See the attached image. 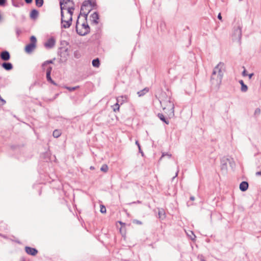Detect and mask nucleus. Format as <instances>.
<instances>
[{"mask_svg":"<svg viewBox=\"0 0 261 261\" xmlns=\"http://www.w3.org/2000/svg\"><path fill=\"white\" fill-rule=\"evenodd\" d=\"M100 212L101 213H106V208L105 207V206H104L103 205H100Z\"/></svg>","mask_w":261,"mask_h":261,"instance_id":"nucleus-36","label":"nucleus"},{"mask_svg":"<svg viewBox=\"0 0 261 261\" xmlns=\"http://www.w3.org/2000/svg\"><path fill=\"white\" fill-rule=\"evenodd\" d=\"M74 9V8L73 6H71V7H68L67 8L68 13L69 14L70 16H71V18H72V15L73 14V10Z\"/></svg>","mask_w":261,"mask_h":261,"instance_id":"nucleus-26","label":"nucleus"},{"mask_svg":"<svg viewBox=\"0 0 261 261\" xmlns=\"http://www.w3.org/2000/svg\"><path fill=\"white\" fill-rule=\"evenodd\" d=\"M190 200L192 201H194L195 200V197L193 196H191L190 198Z\"/></svg>","mask_w":261,"mask_h":261,"instance_id":"nucleus-49","label":"nucleus"},{"mask_svg":"<svg viewBox=\"0 0 261 261\" xmlns=\"http://www.w3.org/2000/svg\"><path fill=\"white\" fill-rule=\"evenodd\" d=\"M55 60V58H54L52 60H47L45 62H44L42 64V65H41V67H42V68L43 70H44L45 69V66L48 65V64H53L54 63V61Z\"/></svg>","mask_w":261,"mask_h":261,"instance_id":"nucleus-20","label":"nucleus"},{"mask_svg":"<svg viewBox=\"0 0 261 261\" xmlns=\"http://www.w3.org/2000/svg\"><path fill=\"white\" fill-rule=\"evenodd\" d=\"M0 101L2 102V105L3 106L6 104V101L0 95Z\"/></svg>","mask_w":261,"mask_h":261,"instance_id":"nucleus-41","label":"nucleus"},{"mask_svg":"<svg viewBox=\"0 0 261 261\" xmlns=\"http://www.w3.org/2000/svg\"><path fill=\"white\" fill-rule=\"evenodd\" d=\"M134 203H141V201H139V200H138L137 202H135Z\"/></svg>","mask_w":261,"mask_h":261,"instance_id":"nucleus-52","label":"nucleus"},{"mask_svg":"<svg viewBox=\"0 0 261 261\" xmlns=\"http://www.w3.org/2000/svg\"><path fill=\"white\" fill-rule=\"evenodd\" d=\"M27 4H30L32 2L33 0H24Z\"/></svg>","mask_w":261,"mask_h":261,"instance_id":"nucleus-46","label":"nucleus"},{"mask_svg":"<svg viewBox=\"0 0 261 261\" xmlns=\"http://www.w3.org/2000/svg\"><path fill=\"white\" fill-rule=\"evenodd\" d=\"M22 261H25V260H24V259H23Z\"/></svg>","mask_w":261,"mask_h":261,"instance_id":"nucleus-56","label":"nucleus"},{"mask_svg":"<svg viewBox=\"0 0 261 261\" xmlns=\"http://www.w3.org/2000/svg\"><path fill=\"white\" fill-rule=\"evenodd\" d=\"M239 83L241 85V90L242 92H246L248 90V87L245 85L243 80H240Z\"/></svg>","mask_w":261,"mask_h":261,"instance_id":"nucleus-18","label":"nucleus"},{"mask_svg":"<svg viewBox=\"0 0 261 261\" xmlns=\"http://www.w3.org/2000/svg\"><path fill=\"white\" fill-rule=\"evenodd\" d=\"M58 54L60 57V62H65L67 60V57L68 56V49L64 48L62 47L60 48V51H59Z\"/></svg>","mask_w":261,"mask_h":261,"instance_id":"nucleus-7","label":"nucleus"},{"mask_svg":"<svg viewBox=\"0 0 261 261\" xmlns=\"http://www.w3.org/2000/svg\"><path fill=\"white\" fill-rule=\"evenodd\" d=\"M79 88V86H75V87H68V86H65L64 87V88L68 90L69 91H73L76 89H77V88Z\"/></svg>","mask_w":261,"mask_h":261,"instance_id":"nucleus-28","label":"nucleus"},{"mask_svg":"<svg viewBox=\"0 0 261 261\" xmlns=\"http://www.w3.org/2000/svg\"><path fill=\"white\" fill-rule=\"evenodd\" d=\"M232 36L233 39L238 40V42L240 43L242 37V30L241 27L240 25H238L236 28H234Z\"/></svg>","mask_w":261,"mask_h":261,"instance_id":"nucleus-8","label":"nucleus"},{"mask_svg":"<svg viewBox=\"0 0 261 261\" xmlns=\"http://www.w3.org/2000/svg\"><path fill=\"white\" fill-rule=\"evenodd\" d=\"M61 28L67 29L69 28L71 24L72 21V18L71 16H70L68 20H65L64 19V13L63 12H61Z\"/></svg>","mask_w":261,"mask_h":261,"instance_id":"nucleus-5","label":"nucleus"},{"mask_svg":"<svg viewBox=\"0 0 261 261\" xmlns=\"http://www.w3.org/2000/svg\"><path fill=\"white\" fill-rule=\"evenodd\" d=\"M225 70V65L223 62H219L213 69L211 78L213 84L220 86L221 84L223 73Z\"/></svg>","mask_w":261,"mask_h":261,"instance_id":"nucleus-1","label":"nucleus"},{"mask_svg":"<svg viewBox=\"0 0 261 261\" xmlns=\"http://www.w3.org/2000/svg\"><path fill=\"white\" fill-rule=\"evenodd\" d=\"M10 54L7 50H3L0 53V58L4 61H9L10 59Z\"/></svg>","mask_w":261,"mask_h":261,"instance_id":"nucleus-10","label":"nucleus"},{"mask_svg":"<svg viewBox=\"0 0 261 261\" xmlns=\"http://www.w3.org/2000/svg\"><path fill=\"white\" fill-rule=\"evenodd\" d=\"M100 170L104 172H107L108 170V167L106 164H103L100 168Z\"/></svg>","mask_w":261,"mask_h":261,"instance_id":"nucleus-29","label":"nucleus"},{"mask_svg":"<svg viewBox=\"0 0 261 261\" xmlns=\"http://www.w3.org/2000/svg\"><path fill=\"white\" fill-rule=\"evenodd\" d=\"M90 9V7H86V9H85V12H88V10Z\"/></svg>","mask_w":261,"mask_h":261,"instance_id":"nucleus-50","label":"nucleus"},{"mask_svg":"<svg viewBox=\"0 0 261 261\" xmlns=\"http://www.w3.org/2000/svg\"><path fill=\"white\" fill-rule=\"evenodd\" d=\"M55 44V40L53 38H49L46 42L45 43L44 46L47 48H52Z\"/></svg>","mask_w":261,"mask_h":261,"instance_id":"nucleus-12","label":"nucleus"},{"mask_svg":"<svg viewBox=\"0 0 261 261\" xmlns=\"http://www.w3.org/2000/svg\"><path fill=\"white\" fill-rule=\"evenodd\" d=\"M127 99L128 97L127 95H122L118 97L117 98V101L118 103H120V105H122L123 103L127 102Z\"/></svg>","mask_w":261,"mask_h":261,"instance_id":"nucleus-16","label":"nucleus"},{"mask_svg":"<svg viewBox=\"0 0 261 261\" xmlns=\"http://www.w3.org/2000/svg\"><path fill=\"white\" fill-rule=\"evenodd\" d=\"M25 252L29 255L35 256L38 253V250L35 248L26 246L25 247Z\"/></svg>","mask_w":261,"mask_h":261,"instance_id":"nucleus-11","label":"nucleus"},{"mask_svg":"<svg viewBox=\"0 0 261 261\" xmlns=\"http://www.w3.org/2000/svg\"><path fill=\"white\" fill-rule=\"evenodd\" d=\"M82 31H84V30L82 28V29H80Z\"/></svg>","mask_w":261,"mask_h":261,"instance_id":"nucleus-54","label":"nucleus"},{"mask_svg":"<svg viewBox=\"0 0 261 261\" xmlns=\"http://www.w3.org/2000/svg\"><path fill=\"white\" fill-rule=\"evenodd\" d=\"M37 39L34 36L30 37V43L27 44L25 47V51L28 54L31 53L36 47Z\"/></svg>","mask_w":261,"mask_h":261,"instance_id":"nucleus-4","label":"nucleus"},{"mask_svg":"<svg viewBox=\"0 0 261 261\" xmlns=\"http://www.w3.org/2000/svg\"><path fill=\"white\" fill-rule=\"evenodd\" d=\"M248 187L249 184L248 182L246 181H243L241 182V184H240L239 188L241 191L245 192L248 189Z\"/></svg>","mask_w":261,"mask_h":261,"instance_id":"nucleus-14","label":"nucleus"},{"mask_svg":"<svg viewBox=\"0 0 261 261\" xmlns=\"http://www.w3.org/2000/svg\"><path fill=\"white\" fill-rule=\"evenodd\" d=\"M178 171H177L176 173V174H175V176L174 177H173V178H175V177L177 176V174H178Z\"/></svg>","mask_w":261,"mask_h":261,"instance_id":"nucleus-51","label":"nucleus"},{"mask_svg":"<svg viewBox=\"0 0 261 261\" xmlns=\"http://www.w3.org/2000/svg\"><path fill=\"white\" fill-rule=\"evenodd\" d=\"M159 101L166 113H168L169 116H174V105L171 100V98L168 96L165 92H162L159 97Z\"/></svg>","mask_w":261,"mask_h":261,"instance_id":"nucleus-2","label":"nucleus"},{"mask_svg":"<svg viewBox=\"0 0 261 261\" xmlns=\"http://www.w3.org/2000/svg\"><path fill=\"white\" fill-rule=\"evenodd\" d=\"M134 222H135L136 223H137L138 224H142V222L140 221H139L137 220H135L134 221Z\"/></svg>","mask_w":261,"mask_h":261,"instance_id":"nucleus-44","label":"nucleus"},{"mask_svg":"<svg viewBox=\"0 0 261 261\" xmlns=\"http://www.w3.org/2000/svg\"><path fill=\"white\" fill-rule=\"evenodd\" d=\"M218 18L219 19V20H222V16H221V13H219L218 15Z\"/></svg>","mask_w":261,"mask_h":261,"instance_id":"nucleus-48","label":"nucleus"},{"mask_svg":"<svg viewBox=\"0 0 261 261\" xmlns=\"http://www.w3.org/2000/svg\"><path fill=\"white\" fill-rule=\"evenodd\" d=\"M158 215H159V218L160 219H164L165 218V217H166L165 212V211L164 210V209H163V208L159 209Z\"/></svg>","mask_w":261,"mask_h":261,"instance_id":"nucleus-21","label":"nucleus"},{"mask_svg":"<svg viewBox=\"0 0 261 261\" xmlns=\"http://www.w3.org/2000/svg\"><path fill=\"white\" fill-rule=\"evenodd\" d=\"M96 6V4L95 2L91 0V5H90V8L92 9V8H94V7H95Z\"/></svg>","mask_w":261,"mask_h":261,"instance_id":"nucleus-39","label":"nucleus"},{"mask_svg":"<svg viewBox=\"0 0 261 261\" xmlns=\"http://www.w3.org/2000/svg\"><path fill=\"white\" fill-rule=\"evenodd\" d=\"M158 117L160 118L161 120L165 122L166 124H168L169 123V121L167 119L164 115L162 113H159L158 114Z\"/></svg>","mask_w":261,"mask_h":261,"instance_id":"nucleus-19","label":"nucleus"},{"mask_svg":"<svg viewBox=\"0 0 261 261\" xmlns=\"http://www.w3.org/2000/svg\"><path fill=\"white\" fill-rule=\"evenodd\" d=\"M229 163L230 165L231 166L232 163L230 161V160H229L228 158L223 157L221 160V169L223 171H226L227 169V163Z\"/></svg>","mask_w":261,"mask_h":261,"instance_id":"nucleus-9","label":"nucleus"},{"mask_svg":"<svg viewBox=\"0 0 261 261\" xmlns=\"http://www.w3.org/2000/svg\"><path fill=\"white\" fill-rule=\"evenodd\" d=\"M247 71L245 69H244V71L242 72V75L243 76H246L247 75Z\"/></svg>","mask_w":261,"mask_h":261,"instance_id":"nucleus-42","label":"nucleus"},{"mask_svg":"<svg viewBox=\"0 0 261 261\" xmlns=\"http://www.w3.org/2000/svg\"><path fill=\"white\" fill-rule=\"evenodd\" d=\"M60 8H61V13L62 12H63V10L65 9V6H63V2H60Z\"/></svg>","mask_w":261,"mask_h":261,"instance_id":"nucleus-37","label":"nucleus"},{"mask_svg":"<svg viewBox=\"0 0 261 261\" xmlns=\"http://www.w3.org/2000/svg\"><path fill=\"white\" fill-rule=\"evenodd\" d=\"M91 5V0H85L83 2L81 7V11H80V15H83L85 17V19H87V18L88 17V15L89 13V12L91 10V8H90V9L88 10V12H85V9H86V7H90V5Z\"/></svg>","mask_w":261,"mask_h":261,"instance_id":"nucleus-3","label":"nucleus"},{"mask_svg":"<svg viewBox=\"0 0 261 261\" xmlns=\"http://www.w3.org/2000/svg\"><path fill=\"white\" fill-rule=\"evenodd\" d=\"M198 258L200 259V261H206L202 255H201L200 256H199Z\"/></svg>","mask_w":261,"mask_h":261,"instance_id":"nucleus-43","label":"nucleus"},{"mask_svg":"<svg viewBox=\"0 0 261 261\" xmlns=\"http://www.w3.org/2000/svg\"><path fill=\"white\" fill-rule=\"evenodd\" d=\"M16 34H17V36H18L20 33V30L19 29L17 28L16 29Z\"/></svg>","mask_w":261,"mask_h":261,"instance_id":"nucleus-45","label":"nucleus"},{"mask_svg":"<svg viewBox=\"0 0 261 261\" xmlns=\"http://www.w3.org/2000/svg\"><path fill=\"white\" fill-rule=\"evenodd\" d=\"M92 18V21L93 23L97 24L98 23V20L99 19V15L97 12H95L91 15Z\"/></svg>","mask_w":261,"mask_h":261,"instance_id":"nucleus-15","label":"nucleus"},{"mask_svg":"<svg viewBox=\"0 0 261 261\" xmlns=\"http://www.w3.org/2000/svg\"><path fill=\"white\" fill-rule=\"evenodd\" d=\"M79 20L76 21V24L78 23ZM82 28L84 30V31H82L81 30H79L77 25H76V31L77 33L80 36H85L88 34L90 31V28L88 24L86 23H83L82 24Z\"/></svg>","mask_w":261,"mask_h":261,"instance_id":"nucleus-6","label":"nucleus"},{"mask_svg":"<svg viewBox=\"0 0 261 261\" xmlns=\"http://www.w3.org/2000/svg\"><path fill=\"white\" fill-rule=\"evenodd\" d=\"M7 0H0V6H4L5 5Z\"/></svg>","mask_w":261,"mask_h":261,"instance_id":"nucleus-40","label":"nucleus"},{"mask_svg":"<svg viewBox=\"0 0 261 261\" xmlns=\"http://www.w3.org/2000/svg\"><path fill=\"white\" fill-rule=\"evenodd\" d=\"M35 4L38 7H41L42 6L44 1L43 0H35Z\"/></svg>","mask_w":261,"mask_h":261,"instance_id":"nucleus-27","label":"nucleus"},{"mask_svg":"<svg viewBox=\"0 0 261 261\" xmlns=\"http://www.w3.org/2000/svg\"><path fill=\"white\" fill-rule=\"evenodd\" d=\"M12 5L15 7H19L20 5L17 2H16L15 0L12 1Z\"/></svg>","mask_w":261,"mask_h":261,"instance_id":"nucleus-35","label":"nucleus"},{"mask_svg":"<svg viewBox=\"0 0 261 261\" xmlns=\"http://www.w3.org/2000/svg\"><path fill=\"white\" fill-rule=\"evenodd\" d=\"M92 65L95 67H98L100 65V61L98 58L95 59L92 61Z\"/></svg>","mask_w":261,"mask_h":261,"instance_id":"nucleus-23","label":"nucleus"},{"mask_svg":"<svg viewBox=\"0 0 261 261\" xmlns=\"http://www.w3.org/2000/svg\"><path fill=\"white\" fill-rule=\"evenodd\" d=\"M260 114V109L259 108H256L254 112V116L255 117H258Z\"/></svg>","mask_w":261,"mask_h":261,"instance_id":"nucleus-30","label":"nucleus"},{"mask_svg":"<svg viewBox=\"0 0 261 261\" xmlns=\"http://www.w3.org/2000/svg\"><path fill=\"white\" fill-rule=\"evenodd\" d=\"M135 143H136V144L137 145V146L138 147L139 152L141 153L142 156H143L144 153H143V152L142 151V150H141V146H140V144L139 143V141H136Z\"/></svg>","mask_w":261,"mask_h":261,"instance_id":"nucleus-31","label":"nucleus"},{"mask_svg":"<svg viewBox=\"0 0 261 261\" xmlns=\"http://www.w3.org/2000/svg\"><path fill=\"white\" fill-rule=\"evenodd\" d=\"M47 81L49 83H50L51 84H53L54 85L57 86V84L52 80L51 77V75L48 74L46 75Z\"/></svg>","mask_w":261,"mask_h":261,"instance_id":"nucleus-24","label":"nucleus"},{"mask_svg":"<svg viewBox=\"0 0 261 261\" xmlns=\"http://www.w3.org/2000/svg\"><path fill=\"white\" fill-rule=\"evenodd\" d=\"M60 2H63V5H64V4L66 5L68 3H71L72 5H74L73 2H72V1H71V0H61Z\"/></svg>","mask_w":261,"mask_h":261,"instance_id":"nucleus-34","label":"nucleus"},{"mask_svg":"<svg viewBox=\"0 0 261 261\" xmlns=\"http://www.w3.org/2000/svg\"><path fill=\"white\" fill-rule=\"evenodd\" d=\"M165 155H167L169 158H171V154H169L168 153H162V156L160 158V160H162V159L165 156Z\"/></svg>","mask_w":261,"mask_h":261,"instance_id":"nucleus-38","label":"nucleus"},{"mask_svg":"<svg viewBox=\"0 0 261 261\" xmlns=\"http://www.w3.org/2000/svg\"><path fill=\"white\" fill-rule=\"evenodd\" d=\"M3 68L7 71L11 70L13 69V65L10 62H4L2 64Z\"/></svg>","mask_w":261,"mask_h":261,"instance_id":"nucleus-13","label":"nucleus"},{"mask_svg":"<svg viewBox=\"0 0 261 261\" xmlns=\"http://www.w3.org/2000/svg\"><path fill=\"white\" fill-rule=\"evenodd\" d=\"M119 108L120 105L118 102H117L113 106V111L116 112L117 111H119Z\"/></svg>","mask_w":261,"mask_h":261,"instance_id":"nucleus-32","label":"nucleus"},{"mask_svg":"<svg viewBox=\"0 0 261 261\" xmlns=\"http://www.w3.org/2000/svg\"><path fill=\"white\" fill-rule=\"evenodd\" d=\"M61 132L60 130H58V129L55 130L53 133V136H54V137L56 138L60 137L61 136Z\"/></svg>","mask_w":261,"mask_h":261,"instance_id":"nucleus-25","label":"nucleus"},{"mask_svg":"<svg viewBox=\"0 0 261 261\" xmlns=\"http://www.w3.org/2000/svg\"><path fill=\"white\" fill-rule=\"evenodd\" d=\"M149 91V89L148 88H145L142 90H140L137 92V94L139 97L143 96L146 93H147Z\"/></svg>","mask_w":261,"mask_h":261,"instance_id":"nucleus-22","label":"nucleus"},{"mask_svg":"<svg viewBox=\"0 0 261 261\" xmlns=\"http://www.w3.org/2000/svg\"><path fill=\"white\" fill-rule=\"evenodd\" d=\"M254 75L253 73H250L248 74L249 78L250 79L252 77V76Z\"/></svg>","mask_w":261,"mask_h":261,"instance_id":"nucleus-47","label":"nucleus"},{"mask_svg":"<svg viewBox=\"0 0 261 261\" xmlns=\"http://www.w3.org/2000/svg\"><path fill=\"white\" fill-rule=\"evenodd\" d=\"M90 169H94V167H92V166H91V167H90Z\"/></svg>","mask_w":261,"mask_h":261,"instance_id":"nucleus-53","label":"nucleus"},{"mask_svg":"<svg viewBox=\"0 0 261 261\" xmlns=\"http://www.w3.org/2000/svg\"><path fill=\"white\" fill-rule=\"evenodd\" d=\"M38 15H39V12H38V10H37L36 9H33L31 12L30 17L32 19H35L38 17Z\"/></svg>","mask_w":261,"mask_h":261,"instance_id":"nucleus-17","label":"nucleus"},{"mask_svg":"<svg viewBox=\"0 0 261 261\" xmlns=\"http://www.w3.org/2000/svg\"><path fill=\"white\" fill-rule=\"evenodd\" d=\"M53 68L51 66H48L46 69V75H51V72L52 71Z\"/></svg>","mask_w":261,"mask_h":261,"instance_id":"nucleus-33","label":"nucleus"},{"mask_svg":"<svg viewBox=\"0 0 261 261\" xmlns=\"http://www.w3.org/2000/svg\"><path fill=\"white\" fill-rule=\"evenodd\" d=\"M2 77L0 76V80H1Z\"/></svg>","mask_w":261,"mask_h":261,"instance_id":"nucleus-55","label":"nucleus"}]
</instances>
